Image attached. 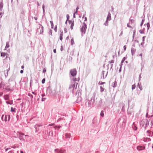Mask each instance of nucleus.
I'll list each match as a JSON object with an SVG mask.
<instances>
[{
    "instance_id": "41",
    "label": "nucleus",
    "mask_w": 153,
    "mask_h": 153,
    "mask_svg": "<svg viewBox=\"0 0 153 153\" xmlns=\"http://www.w3.org/2000/svg\"><path fill=\"white\" fill-rule=\"evenodd\" d=\"M50 33H51V35H52V31H51V30L50 31Z\"/></svg>"
},
{
    "instance_id": "20",
    "label": "nucleus",
    "mask_w": 153,
    "mask_h": 153,
    "mask_svg": "<svg viewBox=\"0 0 153 153\" xmlns=\"http://www.w3.org/2000/svg\"><path fill=\"white\" fill-rule=\"evenodd\" d=\"M109 62L111 64H112V63H114V60H111L110 62ZM112 65H113L112 64H111V67H112Z\"/></svg>"
},
{
    "instance_id": "47",
    "label": "nucleus",
    "mask_w": 153,
    "mask_h": 153,
    "mask_svg": "<svg viewBox=\"0 0 153 153\" xmlns=\"http://www.w3.org/2000/svg\"><path fill=\"white\" fill-rule=\"evenodd\" d=\"M135 33V30H134V32H133V33H134L133 35H134V34Z\"/></svg>"
},
{
    "instance_id": "54",
    "label": "nucleus",
    "mask_w": 153,
    "mask_h": 153,
    "mask_svg": "<svg viewBox=\"0 0 153 153\" xmlns=\"http://www.w3.org/2000/svg\"><path fill=\"white\" fill-rule=\"evenodd\" d=\"M20 152H21V153H23V152L22 151H21Z\"/></svg>"
},
{
    "instance_id": "45",
    "label": "nucleus",
    "mask_w": 153,
    "mask_h": 153,
    "mask_svg": "<svg viewBox=\"0 0 153 153\" xmlns=\"http://www.w3.org/2000/svg\"><path fill=\"white\" fill-rule=\"evenodd\" d=\"M53 124H49V126H52L53 125Z\"/></svg>"
},
{
    "instance_id": "23",
    "label": "nucleus",
    "mask_w": 153,
    "mask_h": 153,
    "mask_svg": "<svg viewBox=\"0 0 153 153\" xmlns=\"http://www.w3.org/2000/svg\"><path fill=\"white\" fill-rule=\"evenodd\" d=\"M136 86L135 84L133 85H132V90H133L135 88Z\"/></svg>"
},
{
    "instance_id": "39",
    "label": "nucleus",
    "mask_w": 153,
    "mask_h": 153,
    "mask_svg": "<svg viewBox=\"0 0 153 153\" xmlns=\"http://www.w3.org/2000/svg\"><path fill=\"white\" fill-rule=\"evenodd\" d=\"M67 20H68V18L69 17V16L68 15H67Z\"/></svg>"
},
{
    "instance_id": "52",
    "label": "nucleus",
    "mask_w": 153,
    "mask_h": 153,
    "mask_svg": "<svg viewBox=\"0 0 153 153\" xmlns=\"http://www.w3.org/2000/svg\"><path fill=\"white\" fill-rule=\"evenodd\" d=\"M127 26L128 27H130L128 25V24H127Z\"/></svg>"
},
{
    "instance_id": "33",
    "label": "nucleus",
    "mask_w": 153,
    "mask_h": 153,
    "mask_svg": "<svg viewBox=\"0 0 153 153\" xmlns=\"http://www.w3.org/2000/svg\"><path fill=\"white\" fill-rule=\"evenodd\" d=\"M53 52L55 53H56V49H54L53 50Z\"/></svg>"
},
{
    "instance_id": "3",
    "label": "nucleus",
    "mask_w": 153,
    "mask_h": 153,
    "mask_svg": "<svg viewBox=\"0 0 153 153\" xmlns=\"http://www.w3.org/2000/svg\"><path fill=\"white\" fill-rule=\"evenodd\" d=\"M87 28L86 25L84 23L83 25H82L81 28V31L82 33L85 34V33L86 30Z\"/></svg>"
},
{
    "instance_id": "53",
    "label": "nucleus",
    "mask_w": 153,
    "mask_h": 153,
    "mask_svg": "<svg viewBox=\"0 0 153 153\" xmlns=\"http://www.w3.org/2000/svg\"><path fill=\"white\" fill-rule=\"evenodd\" d=\"M6 48H8V45H6Z\"/></svg>"
},
{
    "instance_id": "48",
    "label": "nucleus",
    "mask_w": 153,
    "mask_h": 153,
    "mask_svg": "<svg viewBox=\"0 0 153 153\" xmlns=\"http://www.w3.org/2000/svg\"><path fill=\"white\" fill-rule=\"evenodd\" d=\"M1 24H0V28H1Z\"/></svg>"
},
{
    "instance_id": "57",
    "label": "nucleus",
    "mask_w": 153,
    "mask_h": 153,
    "mask_svg": "<svg viewBox=\"0 0 153 153\" xmlns=\"http://www.w3.org/2000/svg\"><path fill=\"white\" fill-rule=\"evenodd\" d=\"M32 93H33V94H34V92H32Z\"/></svg>"
},
{
    "instance_id": "9",
    "label": "nucleus",
    "mask_w": 153,
    "mask_h": 153,
    "mask_svg": "<svg viewBox=\"0 0 153 153\" xmlns=\"http://www.w3.org/2000/svg\"><path fill=\"white\" fill-rule=\"evenodd\" d=\"M145 147L144 146H137V150H143L145 149Z\"/></svg>"
},
{
    "instance_id": "42",
    "label": "nucleus",
    "mask_w": 153,
    "mask_h": 153,
    "mask_svg": "<svg viewBox=\"0 0 153 153\" xmlns=\"http://www.w3.org/2000/svg\"><path fill=\"white\" fill-rule=\"evenodd\" d=\"M24 65H22V66H21V68L22 69H23L24 68Z\"/></svg>"
},
{
    "instance_id": "8",
    "label": "nucleus",
    "mask_w": 153,
    "mask_h": 153,
    "mask_svg": "<svg viewBox=\"0 0 153 153\" xmlns=\"http://www.w3.org/2000/svg\"><path fill=\"white\" fill-rule=\"evenodd\" d=\"M147 134L149 137H152L153 135V132L149 130L147 132Z\"/></svg>"
},
{
    "instance_id": "12",
    "label": "nucleus",
    "mask_w": 153,
    "mask_h": 153,
    "mask_svg": "<svg viewBox=\"0 0 153 153\" xmlns=\"http://www.w3.org/2000/svg\"><path fill=\"white\" fill-rule=\"evenodd\" d=\"M70 134H65V138H69L70 137Z\"/></svg>"
},
{
    "instance_id": "59",
    "label": "nucleus",
    "mask_w": 153,
    "mask_h": 153,
    "mask_svg": "<svg viewBox=\"0 0 153 153\" xmlns=\"http://www.w3.org/2000/svg\"><path fill=\"white\" fill-rule=\"evenodd\" d=\"M36 20H37V19L36 18Z\"/></svg>"
},
{
    "instance_id": "14",
    "label": "nucleus",
    "mask_w": 153,
    "mask_h": 153,
    "mask_svg": "<svg viewBox=\"0 0 153 153\" xmlns=\"http://www.w3.org/2000/svg\"><path fill=\"white\" fill-rule=\"evenodd\" d=\"M4 97L5 100H8L9 97V96L8 95H6L4 96Z\"/></svg>"
},
{
    "instance_id": "4",
    "label": "nucleus",
    "mask_w": 153,
    "mask_h": 153,
    "mask_svg": "<svg viewBox=\"0 0 153 153\" xmlns=\"http://www.w3.org/2000/svg\"><path fill=\"white\" fill-rule=\"evenodd\" d=\"M70 73L71 76H74L76 75L77 74V71L75 69H72L70 70Z\"/></svg>"
},
{
    "instance_id": "24",
    "label": "nucleus",
    "mask_w": 153,
    "mask_h": 153,
    "mask_svg": "<svg viewBox=\"0 0 153 153\" xmlns=\"http://www.w3.org/2000/svg\"><path fill=\"white\" fill-rule=\"evenodd\" d=\"M64 31L65 33H66L68 32L67 29L66 28H64Z\"/></svg>"
},
{
    "instance_id": "58",
    "label": "nucleus",
    "mask_w": 153,
    "mask_h": 153,
    "mask_svg": "<svg viewBox=\"0 0 153 153\" xmlns=\"http://www.w3.org/2000/svg\"><path fill=\"white\" fill-rule=\"evenodd\" d=\"M1 13H0V15H1Z\"/></svg>"
},
{
    "instance_id": "44",
    "label": "nucleus",
    "mask_w": 153,
    "mask_h": 153,
    "mask_svg": "<svg viewBox=\"0 0 153 153\" xmlns=\"http://www.w3.org/2000/svg\"><path fill=\"white\" fill-rule=\"evenodd\" d=\"M8 153H13V152L12 151H10Z\"/></svg>"
},
{
    "instance_id": "40",
    "label": "nucleus",
    "mask_w": 153,
    "mask_h": 153,
    "mask_svg": "<svg viewBox=\"0 0 153 153\" xmlns=\"http://www.w3.org/2000/svg\"><path fill=\"white\" fill-rule=\"evenodd\" d=\"M145 37V36H143V41L144 40V38Z\"/></svg>"
},
{
    "instance_id": "2",
    "label": "nucleus",
    "mask_w": 153,
    "mask_h": 153,
    "mask_svg": "<svg viewBox=\"0 0 153 153\" xmlns=\"http://www.w3.org/2000/svg\"><path fill=\"white\" fill-rule=\"evenodd\" d=\"M10 118V116L9 115H2L1 117L2 120L5 121H8Z\"/></svg>"
},
{
    "instance_id": "51",
    "label": "nucleus",
    "mask_w": 153,
    "mask_h": 153,
    "mask_svg": "<svg viewBox=\"0 0 153 153\" xmlns=\"http://www.w3.org/2000/svg\"><path fill=\"white\" fill-rule=\"evenodd\" d=\"M78 8H78V7H77V8H76V12H77V10H78Z\"/></svg>"
},
{
    "instance_id": "55",
    "label": "nucleus",
    "mask_w": 153,
    "mask_h": 153,
    "mask_svg": "<svg viewBox=\"0 0 153 153\" xmlns=\"http://www.w3.org/2000/svg\"><path fill=\"white\" fill-rule=\"evenodd\" d=\"M137 128H136L135 129V130H137Z\"/></svg>"
},
{
    "instance_id": "10",
    "label": "nucleus",
    "mask_w": 153,
    "mask_h": 153,
    "mask_svg": "<svg viewBox=\"0 0 153 153\" xmlns=\"http://www.w3.org/2000/svg\"><path fill=\"white\" fill-rule=\"evenodd\" d=\"M111 19V14L110 13H109L108 14L107 18V21H110Z\"/></svg>"
},
{
    "instance_id": "18",
    "label": "nucleus",
    "mask_w": 153,
    "mask_h": 153,
    "mask_svg": "<svg viewBox=\"0 0 153 153\" xmlns=\"http://www.w3.org/2000/svg\"><path fill=\"white\" fill-rule=\"evenodd\" d=\"M100 88L101 91L102 92L104 91L105 89L104 88V86H101Z\"/></svg>"
},
{
    "instance_id": "29",
    "label": "nucleus",
    "mask_w": 153,
    "mask_h": 153,
    "mask_svg": "<svg viewBox=\"0 0 153 153\" xmlns=\"http://www.w3.org/2000/svg\"><path fill=\"white\" fill-rule=\"evenodd\" d=\"M130 21L131 23H134V19H131Z\"/></svg>"
},
{
    "instance_id": "32",
    "label": "nucleus",
    "mask_w": 153,
    "mask_h": 153,
    "mask_svg": "<svg viewBox=\"0 0 153 153\" xmlns=\"http://www.w3.org/2000/svg\"><path fill=\"white\" fill-rule=\"evenodd\" d=\"M123 48L124 50V51H126V45H125L124 46Z\"/></svg>"
},
{
    "instance_id": "26",
    "label": "nucleus",
    "mask_w": 153,
    "mask_h": 153,
    "mask_svg": "<svg viewBox=\"0 0 153 153\" xmlns=\"http://www.w3.org/2000/svg\"><path fill=\"white\" fill-rule=\"evenodd\" d=\"M104 83H105V82H99V85H102Z\"/></svg>"
},
{
    "instance_id": "37",
    "label": "nucleus",
    "mask_w": 153,
    "mask_h": 153,
    "mask_svg": "<svg viewBox=\"0 0 153 153\" xmlns=\"http://www.w3.org/2000/svg\"><path fill=\"white\" fill-rule=\"evenodd\" d=\"M139 55L141 56V58H142V53L140 54Z\"/></svg>"
},
{
    "instance_id": "27",
    "label": "nucleus",
    "mask_w": 153,
    "mask_h": 153,
    "mask_svg": "<svg viewBox=\"0 0 153 153\" xmlns=\"http://www.w3.org/2000/svg\"><path fill=\"white\" fill-rule=\"evenodd\" d=\"M73 80L74 82H75V81H77V79H76V78H73Z\"/></svg>"
},
{
    "instance_id": "22",
    "label": "nucleus",
    "mask_w": 153,
    "mask_h": 153,
    "mask_svg": "<svg viewBox=\"0 0 153 153\" xmlns=\"http://www.w3.org/2000/svg\"><path fill=\"white\" fill-rule=\"evenodd\" d=\"M50 23H51V28H53V27L54 26L53 22L52 21H50Z\"/></svg>"
},
{
    "instance_id": "36",
    "label": "nucleus",
    "mask_w": 153,
    "mask_h": 153,
    "mask_svg": "<svg viewBox=\"0 0 153 153\" xmlns=\"http://www.w3.org/2000/svg\"><path fill=\"white\" fill-rule=\"evenodd\" d=\"M63 50V48H62V46H61V51H62Z\"/></svg>"
},
{
    "instance_id": "34",
    "label": "nucleus",
    "mask_w": 153,
    "mask_h": 153,
    "mask_svg": "<svg viewBox=\"0 0 153 153\" xmlns=\"http://www.w3.org/2000/svg\"><path fill=\"white\" fill-rule=\"evenodd\" d=\"M140 33H143V32L142 30H140Z\"/></svg>"
},
{
    "instance_id": "31",
    "label": "nucleus",
    "mask_w": 153,
    "mask_h": 153,
    "mask_svg": "<svg viewBox=\"0 0 153 153\" xmlns=\"http://www.w3.org/2000/svg\"><path fill=\"white\" fill-rule=\"evenodd\" d=\"M144 20H142L141 23V25H140L141 26H142V25H143V22H144Z\"/></svg>"
},
{
    "instance_id": "16",
    "label": "nucleus",
    "mask_w": 153,
    "mask_h": 153,
    "mask_svg": "<svg viewBox=\"0 0 153 153\" xmlns=\"http://www.w3.org/2000/svg\"><path fill=\"white\" fill-rule=\"evenodd\" d=\"M4 89H5L6 90H7V91H10L11 90L9 86H7L5 87L4 88Z\"/></svg>"
},
{
    "instance_id": "38",
    "label": "nucleus",
    "mask_w": 153,
    "mask_h": 153,
    "mask_svg": "<svg viewBox=\"0 0 153 153\" xmlns=\"http://www.w3.org/2000/svg\"><path fill=\"white\" fill-rule=\"evenodd\" d=\"M3 94V93L2 92L0 93V96H1Z\"/></svg>"
},
{
    "instance_id": "5",
    "label": "nucleus",
    "mask_w": 153,
    "mask_h": 153,
    "mask_svg": "<svg viewBox=\"0 0 153 153\" xmlns=\"http://www.w3.org/2000/svg\"><path fill=\"white\" fill-rule=\"evenodd\" d=\"M77 84V83L76 82H75L74 83L70 85L69 88V89H72L73 90H74L75 87L76 85V87L75 88H76Z\"/></svg>"
},
{
    "instance_id": "7",
    "label": "nucleus",
    "mask_w": 153,
    "mask_h": 153,
    "mask_svg": "<svg viewBox=\"0 0 153 153\" xmlns=\"http://www.w3.org/2000/svg\"><path fill=\"white\" fill-rule=\"evenodd\" d=\"M69 24L70 25H71V29L72 30L73 28V27L74 25V21H72L71 20H69L68 21Z\"/></svg>"
},
{
    "instance_id": "1",
    "label": "nucleus",
    "mask_w": 153,
    "mask_h": 153,
    "mask_svg": "<svg viewBox=\"0 0 153 153\" xmlns=\"http://www.w3.org/2000/svg\"><path fill=\"white\" fill-rule=\"evenodd\" d=\"M148 125L149 123L146 119L143 120L140 122V126L142 128H145Z\"/></svg>"
},
{
    "instance_id": "25",
    "label": "nucleus",
    "mask_w": 153,
    "mask_h": 153,
    "mask_svg": "<svg viewBox=\"0 0 153 153\" xmlns=\"http://www.w3.org/2000/svg\"><path fill=\"white\" fill-rule=\"evenodd\" d=\"M45 78L43 79L42 80V83L43 84L45 82Z\"/></svg>"
},
{
    "instance_id": "11",
    "label": "nucleus",
    "mask_w": 153,
    "mask_h": 153,
    "mask_svg": "<svg viewBox=\"0 0 153 153\" xmlns=\"http://www.w3.org/2000/svg\"><path fill=\"white\" fill-rule=\"evenodd\" d=\"M62 36H63V32H61V33L60 34V36L59 37L60 39L62 41Z\"/></svg>"
},
{
    "instance_id": "46",
    "label": "nucleus",
    "mask_w": 153,
    "mask_h": 153,
    "mask_svg": "<svg viewBox=\"0 0 153 153\" xmlns=\"http://www.w3.org/2000/svg\"><path fill=\"white\" fill-rule=\"evenodd\" d=\"M20 134L22 135H24V134L23 133H20Z\"/></svg>"
},
{
    "instance_id": "6",
    "label": "nucleus",
    "mask_w": 153,
    "mask_h": 153,
    "mask_svg": "<svg viewBox=\"0 0 153 153\" xmlns=\"http://www.w3.org/2000/svg\"><path fill=\"white\" fill-rule=\"evenodd\" d=\"M55 150L57 153H65L66 152V151L58 149H56Z\"/></svg>"
},
{
    "instance_id": "60",
    "label": "nucleus",
    "mask_w": 153,
    "mask_h": 153,
    "mask_svg": "<svg viewBox=\"0 0 153 153\" xmlns=\"http://www.w3.org/2000/svg\"><path fill=\"white\" fill-rule=\"evenodd\" d=\"M36 20H37V19L36 18Z\"/></svg>"
},
{
    "instance_id": "50",
    "label": "nucleus",
    "mask_w": 153,
    "mask_h": 153,
    "mask_svg": "<svg viewBox=\"0 0 153 153\" xmlns=\"http://www.w3.org/2000/svg\"><path fill=\"white\" fill-rule=\"evenodd\" d=\"M68 38H69L68 36L66 38V39H68Z\"/></svg>"
},
{
    "instance_id": "15",
    "label": "nucleus",
    "mask_w": 153,
    "mask_h": 153,
    "mask_svg": "<svg viewBox=\"0 0 153 153\" xmlns=\"http://www.w3.org/2000/svg\"><path fill=\"white\" fill-rule=\"evenodd\" d=\"M138 86L139 88V89H140V90L141 91L142 90L143 88H142V86H141V85L140 84H139V83H138Z\"/></svg>"
},
{
    "instance_id": "56",
    "label": "nucleus",
    "mask_w": 153,
    "mask_h": 153,
    "mask_svg": "<svg viewBox=\"0 0 153 153\" xmlns=\"http://www.w3.org/2000/svg\"><path fill=\"white\" fill-rule=\"evenodd\" d=\"M152 148H153V145H152Z\"/></svg>"
},
{
    "instance_id": "30",
    "label": "nucleus",
    "mask_w": 153,
    "mask_h": 153,
    "mask_svg": "<svg viewBox=\"0 0 153 153\" xmlns=\"http://www.w3.org/2000/svg\"><path fill=\"white\" fill-rule=\"evenodd\" d=\"M46 72V70L44 68L43 70V73H45Z\"/></svg>"
},
{
    "instance_id": "35",
    "label": "nucleus",
    "mask_w": 153,
    "mask_h": 153,
    "mask_svg": "<svg viewBox=\"0 0 153 153\" xmlns=\"http://www.w3.org/2000/svg\"><path fill=\"white\" fill-rule=\"evenodd\" d=\"M20 73H21V74H22V73H23V70H21V71H20Z\"/></svg>"
},
{
    "instance_id": "28",
    "label": "nucleus",
    "mask_w": 153,
    "mask_h": 153,
    "mask_svg": "<svg viewBox=\"0 0 153 153\" xmlns=\"http://www.w3.org/2000/svg\"><path fill=\"white\" fill-rule=\"evenodd\" d=\"M125 60V58L124 57L121 61V62L123 63Z\"/></svg>"
},
{
    "instance_id": "13",
    "label": "nucleus",
    "mask_w": 153,
    "mask_h": 153,
    "mask_svg": "<svg viewBox=\"0 0 153 153\" xmlns=\"http://www.w3.org/2000/svg\"><path fill=\"white\" fill-rule=\"evenodd\" d=\"M74 43V42L73 38H72L71 40V45H72Z\"/></svg>"
},
{
    "instance_id": "21",
    "label": "nucleus",
    "mask_w": 153,
    "mask_h": 153,
    "mask_svg": "<svg viewBox=\"0 0 153 153\" xmlns=\"http://www.w3.org/2000/svg\"><path fill=\"white\" fill-rule=\"evenodd\" d=\"M100 115L102 117H103L104 116V114L103 111H101V113H100Z\"/></svg>"
},
{
    "instance_id": "17",
    "label": "nucleus",
    "mask_w": 153,
    "mask_h": 153,
    "mask_svg": "<svg viewBox=\"0 0 153 153\" xmlns=\"http://www.w3.org/2000/svg\"><path fill=\"white\" fill-rule=\"evenodd\" d=\"M6 55V53H1V56L3 57H4Z\"/></svg>"
},
{
    "instance_id": "49",
    "label": "nucleus",
    "mask_w": 153,
    "mask_h": 153,
    "mask_svg": "<svg viewBox=\"0 0 153 153\" xmlns=\"http://www.w3.org/2000/svg\"><path fill=\"white\" fill-rule=\"evenodd\" d=\"M106 24H105V25L107 26L108 25V23H107V22H106Z\"/></svg>"
},
{
    "instance_id": "43",
    "label": "nucleus",
    "mask_w": 153,
    "mask_h": 153,
    "mask_svg": "<svg viewBox=\"0 0 153 153\" xmlns=\"http://www.w3.org/2000/svg\"><path fill=\"white\" fill-rule=\"evenodd\" d=\"M6 103H7V104H11V103H9L8 101H7L6 102Z\"/></svg>"
},
{
    "instance_id": "19",
    "label": "nucleus",
    "mask_w": 153,
    "mask_h": 153,
    "mask_svg": "<svg viewBox=\"0 0 153 153\" xmlns=\"http://www.w3.org/2000/svg\"><path fill=\"white\" fill-rule=\"evenodd\" d=\"M3 7V3L2 2H1L0 3V10Z\"/></svg>"
},
{
    "instance_id": "61",
    "label": "nucleus",
    "mask_w": 153,
    "mask_h": 153,
    "mask_svg": "<svg viewBox=\"0 0 153 153\" xmlns=\"http://www.w3.org/2000/svg\"><path fill=\"white\" fill-rule=\"evenodd\" d=\"M1 141V140H0V142Z\"/></svg>"
}]
</instances>
